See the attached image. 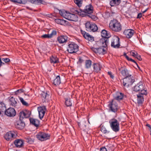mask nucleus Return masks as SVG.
<instances>
[{
  "label": "nucleus",
  "instance_id": "nucleus-23",
  "mask_svg": "<svg viewBox=\"0 0 151 151\" xmlns=\"http://www.w3.org/2000/svg\"><path fill=\"white\" fill-rule=\"evenodd\" d=\"M93 70H92V73L93 72L98 73H99L101 70V67L99 63H93L92 65Z\"/></svg>",
  "mask_w": 151,
  "mask_h": 151
},
{
  "label": "nucleus",
  "instance_id": "nucleus-6",
  "mask_svg": "<svg viewBox=\"0 0 151 151\" xmlns=\"http://www.w3.org/2000/svg\"><path fill=\"white\" fill-rule=\"evenodd\" d=\"M85 27L86 30L89 32H95L98 30V27L96 24L88 21L86 23Z\"/></svg>",
  "mask_w": 151,
  "mask_h": 151
},
{
  "label": "nucleus",
  "instance_id": "nucleus-51",
  "mask_svg": "<svg viewBox=\"0 0 151 151\" xmlns=\"http://www.w3.org/2000/svg\"><path fill=\"white\" fill-rule=\"evenodd\" d=\"M108 74L109 75L110 77L112 79H113L114 78V76L112 74V73L111 71H109L108 72Z\"/></svg>",
  "mask_w": 151,
  "mask_h": 151
},
{
  "label": "nucleus",
  "instance_id": "nucleus-2",
  "mask_svg": "<svg viewBox=\"0 0 151 151\" xmlns=\"http://www.w3.org/2000/svg\"><path fill=\"white\" fill-rule=\"evenodd\" d=\"M76 13L79 15L84 17L85 16L86 14H91L93 13V8L92 5L89 4L87 5L83 9H80L79 11L76 10Z\"/></svg>",
  "mask_w": 151,
  "mask_h": 151
},
{
  "label": "nucleus",
  "instance_id": "nucleus-44",
  "mask_svg": "<svg viewBox=\"0 0 151 151\" xmlns=\"http://www.w3.org/2000/svg\"><path fill=\"white\" fill-rule=\"evenodd\" d=\"M124 56L129 61H131L132 62H134V60H133L131 58H129L127 55L126 53H124Z\"/></svg>",
  "mask_w": 151,
  "mask_h": 151
},
{
  "label": "nucleus",
  "instance_id": "nucleus-52",
  "mask_svg": "<svg viewBox=\"0 0 151 151\" xmlns=\"http://www.w3.org/2000/svg\"><path fill=\"white\" fill-rule=\"evenodd\" d=\"M84 61V60L82 59L81 57H79L78 61L77 62L78 64H81Z\"/></svg>",
  "mask_w": 151,
  "mask_h": 151
},
{
  "label": "nucleus",
  "instance_id": "nucleus-29",
  "mask_svg": "<svg viewBox=\"0 0 151 151\" xmlns=\"http://www.w3.org/2000/svg\"><path fill=\"white\" fill-rule=\"evenodd\" d=\"M6 107L4 103L2 102L0 103V115L1 116H3V114L5 110H6Z\"/></svg>",
  "mask_w": 151,
  "mask_h": 151
},
{
  "label": "nucleus",
  "instance_id": "nucleus-32",
  "mask_svg": "<svg viewBox=\"0 0 151 151\" xmlns=\"http://www.w3.org/2000/svg\"><path fill=\"white\" fill-rule=\"evenodd\" d=\"M92 61L90 59L86 60L85 61V68L87 69L91 68L92 64Z\"/></svg>",
  "mask_w": 151,
  "mask_h": 151
},
{
  "label": "nucleus",
  "instance_id": "nucleus-63",
  "mask_svg": "<svg viewBox=\"0 0 151 151\" xmlns=\"http://www.w3.org/2000/svg\"><path fill=\"white\" fill-rule=\"evenodd\" d=\"M0 76H2V75L0 73Z\"/></svg>",
  "mask_w": 151,
  "mask_h": 151
},
{
  "label": "nucleus",
  "instance_id": "nucleus-57",
  "mask_svg": "<svg viewBox=\"0 0 151 151\" xmlns=\"http://www.w3.org/2000/svg\"><path fill=\"white\" fill-rule=\"evenodd\" d=\"M142 17V14L141 13H139L137 16V18L140 19Z\"/></svg>",
  "mask_w": 151,
  "mask_h": 151
},
{
  "label": "nucleus",
  "instance_id": "nucleus-43",
  "mask_svg": "<svg viewBox=\"0 0 151 151\" xmlns=\"http://www.w3.org/2000/svg\"><path fill=\"white\" fill-rule=\"evenodd\" d=\"M2 60L8 64H9L10 63V60L8 58H3Z\"/></svg>",
  "mask_w": 151,
  "mask_h": 151
},
{
  "label": "nucleus",
  "instance_id": "nucleus-22",
  "mask_svg": "<svg viewBox=\"0 0 151 151\" xmlns=\"http://www.w3.org/2000/svg\"><path fill=\"white\" fill-rule=\"evenodd\" d=\"M134 32V30L128 29L125 30L123 32L124 35L128 38H131L133 35Z\"/></svg>",
  "mask_w": 151,
  "mask_h": 151
},
{
  "label": "nucleus",
  "instance_id": "nucleus-14",
  "mask_svg": "<svg viewBox=\"0 0 151 151\" xmlns=\"http://www.w3.org/2000/svg\"><path fill=\"white\" fill-rule=\"evenodd\" d=\"M81 32L84 38L88 40V41L92 42L94 41V37L89 34V33L86 32L85 31L81 29Z\"/></svg>",
  "mask_w": 151,
  "mask_h": 151
},
{
  "label": "nucleus",
  "instance_id": "nucleus-5",
  "mask_svg": "<svg viewBox=\"0 0 151 151\" xmlns=\"http://www.w3.org/2000/svg\"><path fill=\"white\" fill-rule=\"evenodd\" d=\"M110 126L112 130L115 132L119 130V124L118 121L115 118H113L109 121Z\"/></svg>",
  "mask_w": 151,
  "mask_h": 151
},
{
  "label": "nucleus",
  "instance_id": "nucleus-10",
  "mask_svg": "<svg viewBox=\"0 0 151 151\" xmlns=\"http://www.w3.org/2000/svg\"><path fill=\"white\" fill-rule=\"evenodd\" d=\"M108 106L111 111L115 113L118 110V106L116 101L112 99L109 102Z\"/></svg>",
  "mask_w": 151,
  "mask_h": 151
},
{
  "label": "nucleus",
  "instance_id": "nucleus-54",
  "mask_svg": "<svg viewBox=\"0 0 151 151\" xmlns=\"http://www.w3.org/2000/svg\"><path fill=\"white\" fill-rule=\"evenodd\" d=\"M146 126L148 127V129L150 130V134L151 135V126L148 124H147L146 125Z\"/></svg>",
  "mask_w": 151,
  "mask_h": 151
},
{
  "label": "nucleus",
  "instance_id": "nucleus-47",
  "mask_svg": "<svg viewBox=\"0 0 151 151\" xmlns=\"http://www.w3.org/2000/svg\"><path fill=\"white\" fill-rule=\"evenodd\" d=\"M24 92V90L22 89H20L17 90L15 92V94L16 95H17L19 93H21Z\"/></svg>",
  "mask_w": 151,
  "mask_h": 151
},
{
  "label": "nucleus",
  "instance_id": "nucleus-58",
  "mask_svg": "<svg viewBox=\"0 0 151 151\" xmlns=\"http://www.w3.org/2000/svg\"><path fill=\"white\" fill-rule=\"evenodd\" d=\"M148 8L146 9L145 10L143 11H142V12L143 13H144L145 12H146L147 11V10H148Z\"/></svg>",
  "mask_w": 151,
  "mask_h": 151
},
{
  "label": "nucleus",
  "instance_id": "nucleus-18",
  "mask_svg": "<svg viewBox=\"0 0 151 151\" xmlns=\"http://www.w3.org/2000/svg\"><path fill=\"white\" fill-rule=\"evenodd\" d=\"M31 113L27 110L22 111L19 113V119L23 120L24 118L29 117Z\"/></svg>",
  "mask_w": 151,
  "mask_h": 151
},
{
  "label": "nucleus",
  "instance_id": "nucleus-36",
  "mask_svg": "<svg viewBox=\"0 0 151 151\" xmlns=\"http://www.w3.org/2000/svg\"><path fill=\"white\" fill-rule=\"evenodd\" d=\"M9 104L10 105L13 107H15L17 105V102L15 100V98L12 97L9 99Z\"/></svg>",
  "mask_w": 151,
  "mask_h": 151
},
{
  "label": "nucleus",
  "instance_id": "nucleus-56",
  "mask_svg": "<svg viewBox=\"0 0 151 151\" xmlns=\"http://www.w3.org/2000/svg\"><path fill=\"white\" fill-rule=\"evenodd\" d=\"M132 62L136 64L137 67L138 68L139 70L142 71V70H141V69L140 67H139V65H138V64H137V63L135 60H134V62Z\"/></svg>",
  "mask_w": 151,
  "mask_h": 151
},
{
  "label": "nucleus",
  "instance_id": "nucleus-53",
  "mask_svg": "<svg viewBox=\"0 0 151 151\" xmlns=\"http://www.w3.org/2000/svg\"><path fill=\"white\" fill-rule=\"evenodd\" d=\"M136 58H137L139 60L141 61L142 60V58H141V56L139 55L138 54L137 55V56L135 57Z\"/></svg>",
  "mask_w": 151,
  "mask_h": 151
},
{
  "label": "nucleus",
  "instance_id": "nucleus-26",
  "mask_svg": "<svg viewBox=\"0 0 151 151\" xmlns=\"http://www.w3.org/2000/svg\"><path fill=\"white\" fill-rule=\"evenodd\" d=\"M14 143L16 147L18 148L22 147L24 144V141L20 139L15 140Z\"/></svg>",
  "mask_w": 151,
  "mask_h": 151
},
{
  "label": "nucleus",
  "instance_id": "nucleus-34",
  "mask_svg": "<svg viewBox=\"0 0 151 151\" xmlns=\"http://www.w3.org/2000/svg\"><path fill=\"white\" fill-rule=\"evenodd\" d=\"M137 101L138 104H142L144 101V96L138 94H137Z\"/></svg>",
  "mask_w": 151,
  "mask_h": 151
},
{
  "label": "nucleus",
  "instance_id": "nucleus-13",
  "mask_svg": "<svg viewBox=\"0 0 151 151\" xmlns=\"http://www.w3.org/2000/svg\"><path fill=\"white\" fill-rule=\"evenodd\" d=\"M120 44L119 37L117 36L113 37L111 40V47L115 48H118L120 47Z\"/></svg>",
  "mask_w": 151,
  "mask_h": 151
},
{
  "label": "nucleus",
  "instance_id": "nucleus-46",
  "mask_svg": "<svg viewBox=\"0 0 151 151\" xmlns=\"http://www.w3.org/2000/svg\"><path fill=\"white\" fill-rule=\"evenodd\" d=\"M57 31L55 30H53L51 33L50 35V36L51 38H52L53 36H54L57 35Z\"/></svg>",
  "mask_w": 151,
  "mask_h": 151
},
{
  "label": "nucleus",
  "instance_id": "nucleus-12",
  "mask_svg": "<svg viewBox=\"0 0 151 151\" xmlns=\"http://www.w3.org/2000/svg\"><path fill=\"white\" fill-rule=\"evenodd\" d=\"M17 136V133L16 131H11L6 134L4 138L7 141H11L15 138Z\"/></svg>",
  "mask_w": 151,
  "mask_h": 151
},
{
  "label": "nucleus",
  "instance_id": "nucleus-8",
  "mask_svg": "<svg viewBox=\"0 0 151 151\" xmlns=\"http://www.w3.org/2000/svg\"><path fill=\"white\" fill-rule=\"evenodd\" d=\"M36 136L37 139L41 141H43L49 139L50 137V134L44 132H39Z\"/></svg>",
  "mask_w": 151,
  "mask_h": 151
},
{
  "label": "nucleus",
  "instance_id": "nucleus-38",
  "mask_svg": "<svg viewBox=\"0 0 151 151\" xmlns=\"http://www.w3.org/2000/svg\"><path fill=\"white\" fill-rule=\"evenodd\" d=\"M65 104L67 106H72V104L70 98H65Z\"/></svg>",
  "mask_w": 151,
  "mask_h": 151
},
{
  "label": "nucleus",
  "instance_id": "nucleus-40",
  "mask_svg": "<svg viewBox=\"0 0 151 151\" xmlns=\"http://www.w3.org/2000/svg\"><path fill=\"white\" fill-rule=\"evenodd\" d=\"M139 94L144 96V95L146 96L147 94V90H145L144 89H142V90L140 91L139 92Z\"/></svg>",
  "mask_w": 151,
  "mask_h": 151
},
{
  "label": "nucleus",
  "instance_id": "nucleus-62",
  "mask_svg": "<svg viewBox=\"0 0 151 151\" xmlns=\"http://www.w3.org/2000/svg\"><path fill=\"white\" fill-rule=\"evenodd\" d=\"M78 126H80V123H78Z\"/></svg>",
  "mask_w": 151,
  "mask_h": 151
},
{
  "label": "nucleus",
  "instance_id": "nucleus-27",
  "mask_svg": "<svg viewBox=\"0 0 151 151\" xmlns=\"http://www.w3.org/2000/svg\"><path fill=\"white\" fill-rule=\"evenodd\" d=\"M55 21L56 23L58 24L64 26L68 25L69 24L68 21L64 19H55Z\"/></svg>",
  "mask_w": 151,
  "mask_h": 151
},
{
  "label": "nucleus",
  "instance_id": "nucleus-1",
  "mask_svg": "<svg viewBox=\"0 0 151 151\" xmlns=\"http://www.w3.org/2000/svg\"><path fill=\"white\" fill-rule=\"evenodd\" d=\"M59 13L61 16L70 21L76 22L78 20L77 15L70 13L64 9L60 10Z\"/></svg>",
  "mask_w": 151,
  "mask_h": 151
},
{
  "label": "nucleus",
  "instance_id": "nucleus-11",
  "mask_svg": "<svg viewBox=\"0 0 151 151\" xmlns=\"http://www.w3.org/2000/svg\"><path fill=\"white\" fill-rule=\"evenodd\" d=\"M102 46L98 48H95L92 47L91 48V50L96 53H98L99 54H104L106 53V50H105V48L107 47L109 44H107L106 46L104 44H102Z\"/></svg>",
  "mask_w": 151,
  "mask_h": 151
},
{
  "label": "nucleus",
  "instance_id": "nucleus-3",
  "mask_svg": "<svg viewBox=\"0 0 151 151\" xmlns=\"http://www.w3.org/2000/svg\"><path fill=\"white\" fill-rule=\"evenodd\" d=\"M109 27L111 29L115 32H119L122 29V25L116 19L111 20L109 23Z\"/></svg>",
  "mask_w": 151,
  "mask_h": 151
},
{
  "label": "nucleus",
  "instance_id": "nucleus-9",
  "mask_svg": "<svg viewBox=\"0 0 151 151\" xmlns=\"http://www.w3.org/2000/svg\"><path fill=\"white\" fill-rule=\"evenodd\" d=\"M78 45L73 42H71L68 45L67 51L70 53H76L78 50Z\"/></svg>",
  "mask_w": 151,
  "mask_h": 151
},
{
  "label": "nucleus",
  "instance_id": "nucleus-24",
  "mask_svg": "<svg viewBox=\"0 0 151 151\" xmlns=\"http://www.w3.org/2000/svg\"><path fill=\"white\" fill-rule=\"evenodd\" d=\"M30 124L37 127V128L40 127V121L38 120L31 118L29 119Z\"/></svg>",
  "mask_w": 151,
  "mask_h": 151
},
{
  "label": "nucleus",
  "instance_id": "nucleus-50",
  "mask_svg": "<svg viewBox=\"0 0 151 151\" xmlns=\"http://www.w3.org/2000/svg\"><path fill=\"white\" fill-rule=\"evenodd\" d=\"M88 16L94 20H96L97 18L95 16L91 14L90 15H88Z\"/></svg>",
  "mask_w": 151,
  "mask_h": 151
},
{
  "label": "nucleus",
  "instance_id": "nucleus-42",
  "mask_svg": "<svg viewBox=\"0 0 151 151\" xmlns=\"http://www.w3.org/2000/svg\"><path fill=\"white\" fill-rule=\"evenodd\" d=\"M19 99L23 105L26 106H28V104L24 101L23 98L20 97Z\"/></svg>",
  "mask_w": 151,
  "mask_h": 151
},
{
  "label": "nucleus",
  "instance_id": "nucleus-37",
  "mask_svg": "<svg viewBox=\"0 0 151 151\" xmlns=\"http://www.w3.org/2000/svg\"><path fill=\"white\" fill-rule=\"evenodd\" d=\"M12 2L19 4H25L27 3V0H10Z\"/></svg>",
  "mask_w": 151,
  "mask_h": 151
},
{
  "label": "nucleus",
  "instance_id": "nucleus-49",
  "mask_svg": "<svg viewBox=\"0 0 151 151\" xmlns=\"http://www.w3.org/2000/svg\"><path fill=\"white\" fill-rule=\"evenodd\" d=\"M26 140V142L29 144H31L33 142V141L30 138H27Z\"/></svg>",
  "mask_w": 151,
  "mask_h": 151
},
{
  "label": "nucleus",
  "instance_id": "nucleus-60",
  "mask_svg": "<svg viewBox=\"0 0 151 151\" xmlns=\"http://www.w3.org/2000/svg\"><path fill=\"white\" fill-rule=\"evenodd\" d=\"M2 65H4L5 64V63L3 62H2V63H1Z\"/></svg>",
  "mask_w": 151,
  "mask_h": 151
},
{
  "label": "nucleus",
  "instance_id": "nucleus-59",
  "mask_svg": "<svg viewBox=\"0 0 151 151\" xmlns=\"http://www.w3.org/2000/svg\"><path fill=\"white\" fill-rule=\"evenodd\" d=\"M2 59H3V58H1L0 57V63H2Z\"/></svg>",
  "mask_w": 151,
  "mask_h": 151
},
{
  "label": "nucleus",
  "instance_id": "nucleus-31",
  "mask_svg": "<svg viewBox=\"0 0 151 151\" xmlns=\"http://www.w3.org/2000/svg\"><path fill=\"white\" fill-rule=\"evenodd\" d=\"M61 83L60 77L59 76H57L53 81V84L55 86H57Z\"/></svg>",
  "mask_w": 151,
  "mask_h": 151
},
{
  "label": "nucleus",
  "instance_id": "nucleus-33",
  "mask_svg": "<svg viewBox=\"0 0 151 151\" xmlns=\"http://www.w3.org/2000/svg\"><path fill=\"white\" fill-rule=\"evenodd\" d=\"M31 3L37 4H44L45 2L43 0H28Z\"/></svg>",
  "mask_w": 151,
  "mask_h": 151
},
{
  "label": "nucleus",
  "instance_id": "nucleus-39",
  "mask_svg": "<svg viewBox=\"0 0 151 151\" xmlns=\"http://www.w3.org/2000/svg\"><path fill=\"white\" fill-rule=\"evenodd\" d=\"M74 1L79 7L81 6L83 4V0H74Z\"/></svg>",
  "mask_w": 151,
  "mask_h": 151
},
{
  "label": "nucleus",
  "instance_id": "nucleus-48",
  "mask_svg": "<svg viewBox=\"0 0 151 151\" xmlns=\"http://www.w3.org/2000/svg\"><path fill=\"white\" fill-rule=\"evenodd\" d=\"M130 53L131 54L132 56L135 57L136 56H137V55L138 54V53L137 52L135 51H131L130 52Z\"/></svg>",
  "mask_w": 151,
  "mask_h": 151
},
{
  "label": "nucleus",
  "instance_id": "nucleus-7",
  "mask_svg": "<svg viewBox=\"0 0 151 151\" xmlns=\"http://www.w3.org/2000/svg\"><path fill=\"white\" fill-rule=\"evenodd\" d=\"M134 81L135 79L133 76H129L123 79V84L124 87L128 88L131 86Z\"/></svg>",
  "mask_w": 151,
  "mask_h": 151
},
{
  "label": "nucleus",
  "instance_id": "nucleus-61",
  "mask_svg": "<svg viewBox=\"0 0 151 151\" xmlns=\"http://www.w3.org/2000/svg\"><path fill=\"white\" fill-rule=\"evenodd\" d=\"M2 65L1 63H0V67H1V66Z\"/></svg>",
  "mask_w": 151,
  "mask_h": 151
},
{
  "label": "nucleus",
  "instance_id": "nucleus-30",
  "mask_svg": "<svg viewBox=\"0 0 151 151\" xmlns=\"http://www.w3.org/2000/svg\"><path fill=\"white\" fill-rule=\"evenodd\" d=\"M124 96L126 97V96L122 93L119 92L117 93L116 96L115 97L113 100L119 101L122 100Z\"/></svg>",
  "mask_w": 151,
  "mask_h": 151
},
{
  "label": "nucleus",
  "instance_id": "nucleus-35",
  "mask_svg": "<svg viewBox=\"0 0 151 151\" xmlns=\"http://www.w3.org/2000/svg\"><path fill=\"white\" fill-rule=\"evenodd\" d=\"M121 0H111L110 2V4L111 6L118 5L121 3Z\"/></svg>",
  "mask_w": 151,
  "mask_h": 151
},
{
  "label": "nucleus",
  "instance_id": "nucleus-17",
  "mask_svg": "<svg viewBox=\"0 0 151 151\" xmlns=\"http://www.w3.org/2000/svg\"><path fill=\"white\" fill-rule=\"evenodd\" d=\"M15 126L17 129L22 130L25 127V124L23 120L19 119L14 124Z\"/></svg>",
  "mask_w": 151,
  "mask_h": 151
},
{
  "label": "nucleus",
  "instance_id": "nucleus-55",
  "mask_svg": "<svg viewBox=\"0 0 151 151\" xmlns=\"http://www.w3.org/2000/svg\"><path fill=\"white\" fill-rule=\"evenodd\" d=\"M100 151H107V149L105 147H102L101 148Z\"/></svg>",
  "mask_w": 151,
  "mask_h": 151
},
{
  "label": "nucleus",
  "instance_id": "nucleus-19",
  "mask_svg": "<svg viewBox=\"0 0 151 151\" xmlns=\"http://www.w3.org/2000/svg\"><path fill=\"white\" fill-rule=\"evenodd\" d=\"M40 119H42L44 117L46 110V108L45 106H40L37 108Z\"/></svg>",
  "mask_w": 151,
  "mask_h": 151
},
{
  "label": "nucleus",
  "instance_id": "nucleus-28",
  "mask_svg": "<svg viewBox=\"0 0 151 151\" xmlns=\"http://www.w3.org/2000/svg\"><path fill=\"white\" fill-rule=\"evenodd\" d=\"M50 59V63H59V59L55 55H52Z\"/></svg>",
  "mask_w": 151,
  "mask_h": 151
},
{
  "label": "nucleus",
  "instance_id": "nucleus-15",
  "mask_svg": "<svg viewBox=\"0 0 151 151\" xmlns=\"http://www.w3.org/2000/svg\"><path fill=\"white\" fill-rule=\"evenodd\" d=\"M40 95L43 103L49 101L50 95L48 94L47 91H42Z\"/></svg>",
  "mask_w": 151,
  "mask_h": 151
},
{
  "label": "nucleus",
  "instance_id": "nucleus-16",
  "mask_svg": "<svg viewBox=\"0 0 151 151\" xmlns=\"http://www.w3.org/2000/svg\"><path fill=\"white\" fill-rule=\"evenodd\" d=\"M4 114L8 116L12 117L15 115L16 112L13 108L10 107L5 110Z\"/></svg>",
  "mask_w": 151,
  "mask_h": 151
},
{
  "label": "nucleus",
  "instance_id": "nucleus-41",
  "mask_svg": "<svg viewBox=\"0 0 151 151\" xmlns=\"http://www.w3.org/2000/svg\"><path fill=\"white\" fill-rule=\"evenodd\" d=\"M100 130L104 134L109 133V131H108L106 130L105 127L104 126V125H102L101 127Z\"/></svg>",
  "mask_w": 151,
  "mask_h": 151
},
{
  "label": "nucleus",
  "instance_id": "nucleus-25",
  "mask_svg": "<svg viewBox=\"0 0 151 151\" xmlns=\"http://www.w3.org/2000/svg\"><path fill=\"white\" fill-rule=\"evenodd\" d=\"M68 38V37L66 36L62 35L57 37V40L59 43L63 44L67 42Z\"/></svg>",
  "mask_w": 151,
  "mask_h": 151
},
{
  "label": "nucleus",
  "instance_id": "nucleus-21",
  "mask_svg": "<svg viewBox=\"0 0 151 151\" xmlns=\"http://www.w3.org/2000/svg\"><path fill=\"white\" fill-rule=\"evenodd\" d=\"M120 73L122 76L125 77L129 76H131L132 75L129 74V71L125 67H121L119 69Z\"/></svg>",
  "mask_w": 151,
  "mask_h": 151
},
{
  "label": "nucleus",
  "instance_id": "nucleus-4",
  "mask_svg": "<svg viewBox=\"0 0 151 151\" xmlns=\"http://www.w3.org/2000/svg\"><path fill=\"white\" fill-rule=\"evenodd\" d=\"M101 34L102 38L100 40V42L101 44H104L106 46L107 44H109V38L111 36V34L108 31L105 29H103Z\"/></svg>",
  "mask_w": 151,
  "mask_h": 151
},
{
  "label": "nucleus",
  "instance_id": "nucleus-20",
  "mask_svg": "<svg viewBox=\"0 0 151 151\" xmlns=\"http://www.w3.org/2000/svg\"><path fill=\"white\" fill-rule=\"evenodd\" d=\"M144 88V86L141 81L139 82L132 88L133 91L135 92H139L140 91Z\"/></svg>",
  "mask_w": 151,
  "mask_h": 151
},
{
  "label": "nucleus",
  "instance_id": "nucleus-45",
  "mask_svg": "<svg viewBox=\"0 0 151 151\" xmlns=\"http://www.w3.org/2000/svg\"><path fill=\"white\" fill-rule=\"evenodd\" d=\"M41 38H50L51 37L49 34H44L41 36Z\"/></svg>",
  "mask_w": 151,
  "mask_h": 151
}]
</instances>
